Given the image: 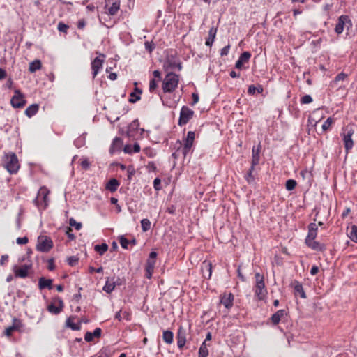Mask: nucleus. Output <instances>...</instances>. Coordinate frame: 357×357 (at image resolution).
I'll use <instances>...</instances> for the list:
<instances>
[{"label":"nucleus","mask_w":357,"mask_h":357,"mask_svg":"<svg viewBox=\"0 0 357 357\" xmlns=\"http://www.w3.org/2000/svg\"><path fill=\"white\" fill-rule=\"evenodd\" d=\"M2 162L3 167L10 174H15L20 168V163L15 153L10 152L5 153Z\"/></svg>","instance_id":"nucleus-1"},{"label":"nucleus","mask_w":357,"mask_h":357,"mask_svg":"<svg viewBox=\"0 0 357 357\" xmlns=\"http://www.w3.org/2000/svg\"><path fill=\"white\" fill-rule=\"evenodd\" d=\"M178 75L174 73H168L163 79L162 88L165 93L173 92L178 84Z\"/></svg>","instance_id":"nucleus-2"},{"label":"nucleus","mask_w":357,"mask_h":357,"mask_svg":"<svg viewBox=\"0 0 357 357\" xmlns=\"http://www.w3.org/2000/svg\"><path fill=\"white\" fill-rule=\"evenodd\" d=\"M256 284L255 286V294L259 300H263L266 294L267 289L265 286L264 276L259 273H256L255 275Z\"/></svg>","instance_id":"nucleus-3"},{"label":"nucleus","mask_w":357,"mask_h":357,"mask_svg":"<svg viewBox=\"0 0 357 357\" xmlns=\"http://www.w3.org/2000/svg\"><path fill=\"white\" fill-rule=\"evenodd\" d=\"M354 133V130L351 126L347 125L343 127L341 136L342 137V140L347 153H348L354 146V141L352 139Z\"/></svg>","instance_id":"nucleus-4"},{"label":"nucleus","mask_w":357,"mask_h":357,"mask_svg":"<svg viewBox=\"0 0 357 357\" xmlns=\"http://www.w3.org/2000/svg\"><path fill=\"white\" fill-rule=\"evenodd\" d=\"M49 190L45 187H41L37 197L33 199V204L40 210H45L48 205Z\"/></svg>","instance_id":"nucleus-5"},{"label":"nucleus","mask_w":357,"mask_h":357,"mask_svg":"<svg viewBox=\"0 0 357 357\" xmlns=\"http://www.w3.org/2000/svg\"><path fill=\"white\" fill-rule=\"evenodd\" d=\"M49 190L45 187H41L37 197L33 199V204L40 210H45L48 205Z\"/></svg>","instance_id":"nucleus-6"},{"label":"nucleus","mask_w":357,"mask_h":357,"mask_svg":"<svg viewBox=\"0 0 357 357\" xmlns=\"http://www.w3.org/2000/svg\"><path fill=\"white\" fill-rule=\"evenodd\" d=\"M49 190L45 187H41L37 197L33 199V204L40 210H45L48 205Z\"/></svg>","instance_id":"nucleus-7"},{"label":"nucleus","mask_w":357,"mask_h":357,"mask_svg":"<svg viewBox=\"0 0 357 357\" xmlns=\"http://www.w3.org/2000/svg\"><path fill=\"white\" fill-rule=\"evenodd\" d=\"M33 263L31 260H28L25 264H22L20 266L14 265L12 270L14 273L15 277L20 278H26L29 275L30 271L32 269Z\"/></svg>","instance_id":"nucleus-8"},{"label":"nucleus","mask_w":357,"mask_h":357,"mask_svg":"<svg viewBox=\"0 0 357 357\" xmlns=\"http://www.w3.org/2000/svg\"><path fill=\"white\" fill-rule=\"evenodd\" d=\"M144 130L139 128V122L137 119L132 121L128 126L127 130V136L132 139H136L138 137L142 135Z\"/></svg>","instance_id":"nucleus-9"},{"label":"nucleus","mask_w":357,"mask_h":357,"mask_svg":"<svg viewBox=\"0 0 357 357\" xmlns=\"http://www.w3.org/2000/svg\"><path fill=\"white\" fill-rule=\"evenodd\" d=\"M53 247V241L46 236H40L38 238L36 249L42 252H47Z\"/></svg>","instance_id":"nucleus-10"},{"label":"nucleus","mask_w":357,"mask_h":357,"mask_svg":"<svg viewBox=\"0 0 357 357\" xmlns=\"http://www.w3.org/2000/svg\"><path fill=\"white\" fill-rule=\"evenodd\" d=\"M26 101L24 94L19 90L15 89L14 96L10 100V104L14 108H22L25 106Z\"/></svg>","instance_id":"nucleus-11"},{"label":"nucleus","mask_w":357,"mask_h":357,"mask_svg":"<svg viewBox=\"0 0 357 357\" xmlns=\"http://www.w3.org/2000/svg\"><path fill=\"white\" fill-rule=\"evenodd\" d=\"M352 22L348 15H342L338 17L337 23L335 27V31L337 34H340L343 32L344 26L349 28L351 26Z\"/></svg>","instance_id":"nucleus-12"},{"label":"nucleus","mask_w":357,"mask_h":357,"mask_svg":"<svg viewBox=\"0 0 357 357\" xmlns=\"http://www.w3.org/2000/svg\"><path fill=\"white\" fill-rule=\"evenodd\" d=\"M193 114L194 112L191 109L186 106H183L180 112L178 124L180 126L185 125L192 118Z\"/></svg>","instance_id":"nucleus-13"},{"label":"nucleus","mask_w":357,"mask_h":357,"mask_svg":"<svg viewBox=\"0 0 357 357\" xmlns=\"http://www.w3.org/2000/svg\"><path fill=\"white\" fill-rule=\"evenodd\" d=\"M105 56L100 53L99 56L96 57L91 62V69L93 71V78H95L98 73V71L102 68L104 59Z\"/></svg>","instance_id":"nucleus-14"},{"label":"nucleus","mask_w":357,"mask_h":357,"mask_svg":"<svg viewBox=\"0 0 357 357\" xmlns=\"http://www.w3.org/2000/svg\"><path fill=\"white\" fill-rule=\"evenodd\" d=\"M22 327V321L17 318H13V324L5 328L3 335L8 337H10L12 336L15 331H20Z\"/></svg>","instance_id":"nucleus-15"},{"label":"nucleus","mask_w":357,"mask_h":357,"mask_svg":"<svg viewBox=\"0 0 357 357\" xmlns=\"http://www.w3.org/2000/svg\"><path fill=\"white\" fill-rule=\"evenodd\" d=\"M177 346L179 349H183L186 342V331L182 327L178 328L176 334Z\"/></svg>","instance_id":"nucleus-16"},{"label":"nucleus","mask_w":357,"mask_h":357,"mask_svg":"<svg viewBox=\"0 0 357 357\" xmlns=\"http://www.w3.org/2000/svg\"><path fill=\"white\" fill-rule=\"evenodd\" d=\"M234 298L232 293L224 294L220 298V303L226 308H231L233 306Z\"/></svg>","instance_id":"nucleus-17"},{"label":"nucleus","mask_w":357,"mask_h":357,"mask_svg":"<svg viewBox=\"0 0 357 357\" xmlns=\"http://www.w3.org/2000/svg\"><path fill=\"white\" fill-rule=\"evenodd\" d=\"M251 57V54L249 52H243L236 61L235 68L241 69L243 63H248Z\"/></svg>","instance_id":"nucleus-18"},{"label":"nucleus","mask_w":357,"mask_h":357,"mask_svg":"<svg viewBox=\"0 0 357 357\" xmlns=\"http://www.w3.org/2000/svg\"><path fill=\"white\" fill-rule=\"evenodd\" d=\"M318 227L314 222H312L308 225V234L305 238V241L314 240L317 235Z\"/></svg>","instance_id":"nucleus-19"},{"label":"nucleus","mask_w":357,"mask_h":357,"mask_svg":"<svg viewBox=\"0 0 357 357\" xmlns=\"http://www.w3.org/2000/svg\"><path fill=\"white\" fill-rule=\"evenodd\" d=\"M123 145V140L120 137H115L112 143L111 144V146L109 148V153L111 154H114V153L119 151L121 149Z\"/></svg>","instance_id":"nucleus-20"},{"label":"nucleus","mask_w":357,"mask_h":357,"mask_svg":"<svg viewBox=\"0 0 357 357\" xmlns=\"http://www.w3.org/2000/svg\"><path fill=\"white\" fill-rule=\"evenodd\" d=\"M102 330L100 328H96L93 332H86L84 335V340L87 342H92L95 337L99 338L101 336Z\"/></svg>","instance_id":"nucleus-21"},{"label":"nucleus","mask_w":357,"mask_h":357,"mask_svg":"<svg viewBox=\"0 0 357 357\" xmlns=\"http://www.w3.org/2000/svg\"><path fill=\"white\" fill-rule=\"evenodd\" d=\"M53 280L52 279H46L44 277H41L38 280V288L42 290L45 288L48 289H52Z\"/></svg>","instance_id":"nucleus-22"},{"label":"nucleus","mask_w":357,"mask_h":357,"mask_svg":"<svg viewBox=\"0 0 357 357\" xmlns=\"http://www.w3.org/2000/svg\"><path fill=\"white\" fill-rule=\"evenodd\" d=\"M59 306H56L54 303H51L47 306V310L49 312L53 314H59L63 307V300L59 298Z\"/></svg>","instance_id":"nucleus-23"},{"label":"nucleus","mask_w":357,"mask_h":357,"mask_svg":"<svg viewBox=\"0 0 357 357\" xmlns=\"http://www.w3.org/2000/svg\"><path fill=\"white\" fill-rule=\"evenodd\" d=\"M305 244L310 248L311 249L316 251H324L326 250V246L324 244L319 243L318 241H315L314 240H310V241H305Z\"/></svg>","instance_id":"nucleus-24"},{"label":"nucleus","mask_w":357,"mask_h":357,"mask_svg":"<svg viewBox=\"0 0 357 357\" xmlns=\"http://www.w3.org/2000/svg\"><path fill=\"white\" fill-rule=\"evenodd\" d=\"M293 286L295 295H299L302 298H306V295L301 283L298 281H295Z\"/></svg>","instance_id":"nucleus-25"},{"label":"nucleus","mask_w":357,"mask_h":357,"mask_svg":"<svg viewBox=\"0 0 357 357\" xmlns=\"http://www.w3.org/2000/svg\"><path fill=\"white\" fill-rule=\"evenodd\" d=\"M285 310H279L275 313H274L271 317V320L273 325H277L280 321L281 319L284 316Z\"/></svg>","instance_id":"nucleus-26"},{"label":"nucleus","mask_w":357,"mask_h":357,"mask_svg":"<svg viewBox=\"0 0 357 357\" xmlns=\"http://www.w3.org/2000/svg\"><path fill=\"white\" fill-rule=\"evenodd\" d=\"M216 33H217V29L215 28V27H211L208 31V38L206 39V45L207 46H211L213 43L214 42V40L215 38V36H216Z\"/></svg>","instance_id":"nucleus-27"},{"label":"nucleus","mask_w":357,"mask_h":357,"mask_svg":"<svg viewBox=\"0 0 357 357\" xmlns=\"http://www.w3.org/2000/svg\"><path fill=\"white\" fill-rule=\"evenodd\" d=\"M120 183L116 178H111L106 185V189L112 192H116Z\"/></svg>","instance_id":"nucleus-28"},{"label":"nucleus","mask_w":357,"mask_h":357,"mask_svg":"<svg viewBox=\"0 0 357 357\" xmlns=\"http://www.w3.org/2000/svg\"><path fill=\"white\" fill-rule=\"evenodd\" d=\"M38 109L39 105L38 104H33L26 109L24 113L28 117L31 118L38 112Z\"/></svg>","instance_id":"nucleus-29"},{"label":"nucleus","mask_w":357,"mask_h":357,"mask_svg":"<svg viewBox=\"0 0 357 357\" xmlns=\"http://www.w3.org/2000/svg\"><path fill=\"white\" fill-rule=\"evenodd\" d=\"M116 287V283L112 282V279L107 278L106 282L102 288L103 291L107 294L112 293Z\"/></svg>","instance_id":"nucleus-30"},{"label":"nucleus","mask_w":357,"mask_h":357,"mask_svg":"<svg viewBox=\"0 0 357 357\" xmlns=\"http://www.w3.org/2000/svg\"><path fill=\"white\" fill-rule=\"evenodd\" d=\"M348 237L353 242L357 243V226L356 225H352L351 227L348 229Z\"/></svg>","instance_id":"nucleus-31"},{"label":"nucleus","mask_w":357,"mask_h":357,"mask_svg":"<svg viewBox=\"0 0 357 357\" xmlns=\"http://www.w3.org/2000/svg\"><path fill=\"white\" fill-rule=\"evenodd\" d=\"M162 339L165 342L170 344L174 341V334L171 331L166 330L163 331Z\"/></svg>","instance_id":"nucleus-32"},{"label":"nucleus","mask_w":357,"mask_h":357,"mask_svg":"<svg viewBox=\"0 0 357 357\" xmlns=\"http://www.w3.org/2000/svg\"><path fill=\"white\" fill-rule=\"evenodd\" d=\"M120 8V3L119 1H114L111 6H109L107 9V12L106 13L109 14V15H115L117 12L119 11Z\"/></svg>","instance_id":"nucleus-33"},{"label":"nucleus","mask_w":357,"mask_h":357,"mask_svg":"<svg viewBox=\"0 0 357 357\" xmlns=\"http://www.w3.org/2000/svg\"><path fill=\"white\" fill-rule=\"evenodd\" d=\"M208 355V345L205 342H203L199 349L198 357H207Z\"/></svg>","instance_id":"nucleus-34"},{"label":"nucleus","mask_w":357,"mask_h":357,"mask_svg":"<svg viewBox=\"0 0 357 357\" xmlns=\"http://www.w3.org/2000/svg\"><path fill=\"white\" fill-rule=\"evenodd\" d=\"M259 152L260 149L259 148H257L256 150L255 147L252 149V162L251 164L252 166H256L259 164Z\"/></svg>","instance_id":"nucleus-35"},{"label":"nucleus","mask_w":357,"mask_h":357,"mask_svg":"<svg viewBox=\"0 0 357 357\" xmlns=\"http://www.w3.org/2000/svg\"><path fill=\"white\" fill-rule=\"evenodd\" d=\"M41 67H42V64H41L40 61L36 59V60L32 61L31 63H30L29 70L31 73H34L36 70H40L41 68Z\"/></svg>","instance_id":"nucleus-36"},{"label":"nucleus","mask_w":357,"mask_h":357,"mask_svg":"<svg viewBox=\"0 0 357 357\" xmlns=\"http://www.w3.org/2000/svg\"><path fill=\"white\" fill-rule=\"evenodd\" d=\"M264 91V88L261 85H258V86H255L254 85H250L248 87V93L250 95H255L256 93H261Z\"/></svg>","instance_id":"nucleus-37"},{"label":"nucleus","mask_w":357,"mask_h":357,"mask_svg":"<svg viewBox=\"0 0 357 357\" xmlns=\"http://www.w3.org/2000/svg\"><path fill=\"white\" fill-rule=\"evenodd\" d=\"M195 133L193 131H188L187 134V137L185 140L184 145H188V146L192 147L194 140H195Z\"/></svg>","instance_id":"nucleus-38"},{"label":"nucleus","mask_w":357,"mask_h":357,"mask_svg":"<svg viewBox=\"0 0 357 357\" xmlns=\"http://www.w3.org/2000/svg\"><path fill=\"white\" fill-rule=\"evenodd\" d=\"M94 250L99 253L100 255H102L108 250V245L107 243H102L101 245H96L94 247Z\"/></svg>","instance_id":"nucleus-39"},{"label":"nucleus","mask_w":357,"mask_h":357,"mask_svg":"<svg viewBox=\"0 0 357 357\" xmlns=\"http://www.w3.org/2000/svg\"><path fill=\"white\" fill-rule=\"evenodd\" d=\"M66 325L67 327L70 328L73 331L80 330V324L73 323L71 320V317H69L66 319Z\"/></svg>","instance_id":"nucleus-40"},{"label":"nucleus","mask_w":357,"mask_h":357,"mask_svg":"<svg viewBox=\"0 0 357 357\" xmlns=\"http://www.w3.org/2000/svg\"><path fill=\"white\" fill-rule=\"evenodd\" d=\"M255 166H252V165L251 164V167L249 169L248 172L247 173V174L245 176L246 181L249 183H252V182H253L255 181V176L252 174L253 171L255 170Z\"/></svg>","instance_id":"nucleus-41"},{"label":"nucleus","mask_w":357,"mask_h":357,"mask_svg":"<svg viewBox=\"0 0 357 357\" xmlns=\"http://www.w3.org/2000/svg\"><path fill=\"white\" fill-rule=\"evenodd\" d=\"M141 226L143 231H147L151 229V222L149 219L144 218L141 220Z\"/></svg>","instance_id":"nucleus-42"},{"label":"nucleus","mask_w":357,"mask_h":357,"mask_svg":"<svg viewBox=\"0 0 357 357\" xmlns=\"http://www.w3.org/2000/svg\"><path fill=\"white\" fill-rule=\"evenodd\" d=\"M297 185V183L294 179H289L286 181L285 188L287 190H293Z\"/></svg>","instance_id":"nucleus-43"},{"label":"nucleus","mask_w":357,"mask_h":357,"mask_svg":"<svg viewBox=\"0 0 357 357\" xmlns=\"http://www.w3.org/2000/svg\"><path fill=\"white\" fill-rule=\"evenodd\" d=\"M348 77V75L344 73H339L333 81V84H337L338 82L340 81H344Z\"/></svg>","instance_id":"nucleus-44"},{"label":"nucleus","mask_w":357,"mask_h":357,"mask_svg":"<svg viewBox=\"0 0 357 357\" xmlns=\"http://www.w3.org/2000/svg\"><path fill=\"white\" fill-rule=\"evenodd\" d=\"M333 119L331 117H328V119H327L324 122V123H323V125H322V130H323L324 131H326V130H328L330 128V127H331V124L333 123Z\"/></svg>","instance_id":"nucleus-45"},{"label":"nucleus","mask_w":357,"mask_h":357,"mask_svg":"<svg viewBox=\"0 0 357 357\" xmlns=\"http://www.w3.org/2000/svg\"><path fill=\"white\" fill-rule=\"evenodd\" d=\"M69 225L71 227H75L76 230H79L82 226L81 222H77L73 218H70Z\"/></svg>","instance_id":"nucleus-46"},{"label":"nucleus","mask_w":357,"mask_h":357,"mask_svg":"<svg viewBox=\"0 0 357 357\" xmlns=\"http://www.w3.org/2000/svg\"><path fill=\"white\" fill-rule=\"evenodd\" d=\"M79 259L75 256H70L68 258L67 261L68 264L70 266H75L77 264Z\"/></svg>","instance_id":"nucleus-47"},{"label":"nucleus","mask_w":357,"mask_h":357,"mask_svg":"<svg viewBox=\"0 0 357 357\" xmlns=\"http://www.w3.org/2000/svg\"><path fill=\"white\" fill-rule=\"evenodd\" d=\"M119 243L123 248L127 249L130 241L126 238L123 236L119 237Z\"/></svg>","instance_id":"nucleus-48"},{"label":"nucleus","mask_w":357,"mask_h":357,"mask_svg":"<svg viewBox=\"0 0 357 357\" xmlns=\"http://www.w3.org/2000/svg\"><path fill=\"white\" fill-rule=\"evenodd\" d=\"M58 30L60 31V32H63V33H67L68 31V29H69V26L60 22L59 24H58Z\"/></svg>","instance_id":"nucleus-49"},{"label":"nucleus","mask_w":357,"mask_h":357,"mask_svg":"<svg viewBox=\"0 0 357 357\" xmlns=\"http://www.w3.org/2000/svg\"><path fill=\"white\" fill-rule=\"evenodd\" d=\"M300 101L301 104H309L312 102V98L310 95H305Z\"/></svg>","instance_id":"nucleus-50"},{"label":"nucleus","mask_w":357,"mask_h":357,"mask_svg":"<svg viewBox=\"0 0 357 357\" xmlns=\"http://www.w3.org/2000/svg\"><path fill=\"white\" fill-rule=\"evenodd\" d=\"M156 259H148L146 263V267L150 269H154Z\"/></svg>","instance_id":"nucleus-51"},{"label":"nucleus","mask_w":357,"mask_h":357,"mask_svg":"<svg viewBox=\"0 0 357 357\" xmlns=\"http://www.w3.org/2000/svg\"><path fill=\"white\" fill-rule=\"evenodd\" d=\"M130 96L131 98L129 99V102L132 103H135L141 99L140 95H136L135 92H132Z\"/></svg>","instance_id":"nucleus-52"},{"label":"nucleus","mask_w":357,"mask_h":357,"mask_svg":"<svg viewBox=\"0 0 357 357\" xmlns=\"http://www.w3.org/2000/svg\"><path fill=\"white\" fill-rule=\"evenodd\" d=\"M158 87L157 82L152 79L149 82V91L150 92H153Z\"/></svg>","instance_id":"nucleus-53"},{"label":"nucleus","mask_w":357,"mask_h":357,"mask_svg":"<svg viewBox=\"0 0 357 357\" xmlns=\"http://www.w3.org/2000/svg\"><path fill=\"white\" fill-rule=\"evenodd\" d=\"M144 45H145V48L146 50L149 51V52H151L154 48H155V45L153 42H149V41H146L145 43H144Z\"/></svg>","instance_id":"nucleus-54"},{"label":"nucleus","mask_w":357,"mask_h":357,"mask_svg":"<svg viewBox=\"0 0 357 357\" xmlns=\"http://www.w3.org/2000/svg\"><path fill=\"white\" fill-rule=\"evenodd\" d=\"M160 183H161V180L159 178H155L154 179L153 186L156 190H159L161 189Z\"/></svg>","instance_id":"nucleus-55"},{"label":"nucleus","mask_w":357,"mask_h":357,"mask_svg":"<svg viewBox=\"0 0 357 357\" xmlns=\"http://www.w3.org/2000/svg\"><path fill=\"white\" fill-rule=\"evenodd\" d=\"M229 50H230V45H226L225 47H224L221 51H220V55L222 56H227L228 54H229Z\"/></svg>","instance_id":"nucleus-56"},{"label":"nucleus","mask_w":357,"mask_h":357,"mask_svg":"<svg viewBox=\"0 0 357 357\" xmlns=\"http://www.w3.org/2000/svg\"><path fill=\"white\" fill-rule=\"evenodd\" d=\"M135 171L133 167L129 166L127 169L128 173V178L131 180L132 175L135 174Z\"/></svg>","instance_id":"nucleus-57"},{"label":"nucleus","mask_w":357,"mask_h":357,"mask_svg":"<svg viewBox=\"0 0 357 357\" xmlns=\"http://www.w3.org/2000/svg\"><path fill=\"white\" fill-rule=\"evenodd\" d=\"M16 242L20 245H24L28 243L27 237H19L17 238Z\"/></svg>","instance_id":"nucleus-58"},{"label":"nucleus","mask_w":357,"mask_h":357,"mask_svg":"<svg viewBox=\"0 0 357 357\" xmlns=\"http://www.w3.org/2000/svg\"><path fill=\"white\" fill-rule=\"evenodd\" d=\"M80 165L84 169H87L90 167V162L87 159H84L81 161Z\"/></svg>","instance_id":"nucleus-59"},{"label":"nucleus","mask_w":357,"mask_h":357,"mask_svg":"<svg viewBox=\"0 0 357 357\" xmlns=\"http://www.w3.org/2000/svg\"><path fill=\"white\" fill-rule=\"evenodd\" d=\"M191 148L192 147L188 146V145H183V146L181 149V153L184 157H185L188 155Z\"/></svg>","instance_id":"nucleus-60"},{"label":"nucleus","mask_w":357,"mask_h":357,"mask_svg":"<svg viewBox=\"0 0 357 357\" xmlns=\"http://www.w3.org/2000/svg\"><path fill=\"white\" fill-rule=\"evenodd\" d=\"M8 260V255H3L0 259V265L4 266Z\"/></svg>","instance_id":"nucleus-61"},{"label":"nucleus","mask_w":357,"mask_h":357,"mask_svg":"<svg viewBox=\"0 0 357 357\" xmlns=\"http://www.w3.org/2000/svg\"><path fill=\"white\" fill-rule=\"evenodd\" d=\"M86 26V22L84 19H81L77 22V28L79 29H83Z\"/></svg>","instance_id":"nucleus-62"},{"label":"nucleus","mask_w":357,"mask_h":357,"mask_svg":"<svg viewBox=\"0 0 357 357\" xmlns=\"http://www.w3.org/2000/svg\"><path fill=\"white\" fill-rule=\"evenodd\" d=\"M123 151L126 153H132V145L130 144H126L124 148H123Z\"/></svg>","instance_id":"nucleus-63"},{"label":"nucleus","mask_w":357,"mask_h":357,"mask_svg":"<svg viewBox=\"0 0 357 357\" xmlns=\"http://www.w3.org/2000/svg\"><path fill=\"white\" fill-rule=\"evenodd\" d=\"M192 105H195L196 103H197L199 102V95H198V93H193L192 94Z\"/></svg>","instance_id":"nucleus-64"}]
</instances>
